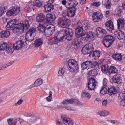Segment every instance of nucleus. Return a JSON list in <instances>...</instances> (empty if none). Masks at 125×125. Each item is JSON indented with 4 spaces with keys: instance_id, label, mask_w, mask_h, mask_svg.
<instances>
[{
    "instance_id": "nucleus-11",
    "label": "nucleus",
    "mask_w": 125,
    "mask_h": 125,
    "mask_svg": "<svg viewBox=\"0 0 125 125\" xmlns=\"http://www.w3.org/2000/svg\"><path fill=\"white\" fill-rule=\"evenodd\" d=\"M61 120L65 125H73L72 120L68 116L64 115L61 116Z\"/></svg>"
},
{
    "instance_id": "nucleus-63",
    "label": "nucleus",
    "mask_w": 125,
    "mask_h": 125,
    "mask_svg": "<svg viewBox=\"0 0 125 125\" xmlns=\"http://www.w3.org/2000/svg\"><path fill=\"white\" fill-rule=\"evenodd\" d=\"M7 67H8L6 64L4 65L2 67L0 66V70L4 69Z\"/></svg>"
},
{
    "instance_id": "nucleus-57",
    "label": "nucleus",
    "mask_w": 125,
    "mask_h": 125,
    "mask_svg": "<svg viewBox=\"0 0 125 125\" xmlns=\"http://www.w3.org/2000/svg\"><path fill=\"white\" fill-rule=\"evenodd\" d=\"M49 95L46 98L47 100L48 101H51L52 99V93L51 91H50L49 93Z\"/></svg>"
},
{
    "instance_id": "nucleus-15",
    "label": "nucleus",
    "mask_w": 125,
    "mask_h": 125,
    "mask_svg": "<svg viewBox=\"0 0 125 125\" xmlns=\"http://www.w3.org/2000/svg\"><path fill=\"white\" fill-rule=\"evenodd\" d=\"M54 27L52 25H51L47 29H45L44 33L46 36L48 37L51 35L54 32Z\"/></svg>"
},
{
    "instance_id": "nucleus-8",
    "label": "nucleus",
    "mask_w": 125,
    "mask_h": 125,
    "mask_svg": "<svg viewBox=\"0 0 125 125\" xmlns=\"http://www.w3.org/2000/svg\"><path fill=\"white\" fill-rule=\"evenodd\" d=\"M20 11V7L17 6H15L10 10L7 11L6 14L8 16H15Z\"/></svg>"
},
{
    "instance_id": "nucleus-20",
    "label": "nucleus",
    "mask_w": 125,
    "mask_h": 125,
    "mask_svg": "<svg viewBox=\"0 0 125 125\" xmlns=\"http://www.w3.org/2000/svg\"><path fill=\"white\" fill-rule=\"evenodd\" d=\"M78 25L79 27H82L83 29L88 28L90 25V22L88 21H85L81 22H79L77 24Z\"/></svg>"
},
{
    "instance_id": "nucleus-24",
    "label": "nucleus",
    "mask_w": 125,
    "mask_h": 125,
    "mask_svg": "<svg viewBox=\"0 0 125 125\" xmlns=\"http://www.w3.org/2000/svg\"><path fill=\"white\" fill-rule=\"evenodd\" d=\"M118 28L119 30H122L124 26V22L123 18H120L117 20Z\"/></svg>"
},
{
    "instance_id": "nucleus-18",
    "label": "nucleus",
    "mask_w": 125,
    "mask_h": 125,
    "mask_svg": "<svg viewBox=\"0 0 125 125\" xmlns=\"http://www.w3.org/2000/svg\"><path fill=\"white\" fill-rule=\"evenodd\" d=\"M114 34L115 37H117L119 40L123 39L125 38L124 33L120 30L115 31Z\"/></svg>"
},
{
    "instance_id": "nucleus-23",
    "label": "nucleus",
    "mask_w": 125,
    "mask_h": 125,
    "mask_svg": "<svg viewBox=\"0 0 125 125\" xmlns=\"http://www.w3.org/2000/svg\"><path fill=\"white\" fill-rule=\"evenodd\" d=\"M112 80L113 83L120 84L121 82V80L120 79V75L118 74L115 75L113 78Z\"/></svg>"
},
{
    "instance_id": "nucleus-13",
    "label": "nucleus",
    "mask_w": 125,
    "mask_h": 125,
    "mask_svg": "<svg viewBox=\"0 0 125 125\" xmlns=\"http://www.w3.org/2000/svg\"><path fill=\"white\" fill-rule=\"evenodd\" d=\"M62 104H79L80 102L77 100L75 99H67L64 100Z\"/></svg>"
},
{
    "instance_id": "nucleus-26",
    "label": "nucleus",
    "mask_w": 125,
    "mask_h": 125,
    "mask_svg": "<svg viewBox=\"0 0 125 125\" xmlns=\"http://www.w3.org/2000/svg\"><path fill=\"white\" fill-rule=\"evenodd\" d=\"M56 18L54 14H48L46 15V20L49 22L51 23Z\"/></svg>"
},
{
    "instance_id": "nucleus-2",
    "label": "nucleus",
    "mask_w": 125,
    "mask_h": 125,
    "mask_svg": "<svg viewBox=\"0 0 125 125\" xmlns=\"http://www.w3.org/2000/svg\"><path fill=\"white\" fill-rule=\"evenodd\" d=\"M67 64L68 69L70 72H73L79 69L77 62L74 59L69 60L67 62Z\"/></svg>"
},
{
    "instance_id": "nucleus-39",
    "label": "nucleus",
    "mask_w": 125,
    "mask_h": 125,
    "mask_svg": "<svg viewBox=\"0 0 125 125\" xmlns=\"http://www.w3.org/2000/svg\"><path fill=\"white\" fill-rule=\"evenodd\" d=\"M108 89V94L110 95L114 94L116 92V90L114 87H111L110 88Z\"/></svg>"
},
{
    "instance_id": "nucleus-31",
    "label": "nucleus",
    "mask_w": 125,
    "mask_h": 125,
    "mask_svg": "<svg viewBox=\"0 0 125 125\" xmlns=\"http://www.w3.org/2000/svg\"><path fill=\"white\" fill-rule=\"evenodd\" d=\"M45 18V16L42 13L39 14L36 17V21L38 22H42L44 21Z\"/></svg>"
},
{
    "instance_id": "nucleus-59",
    "label": "nucleus",
    "mask_w": 125,
    "mask_h": 125,
    "mask_svg": "<svg viewBox=\"0 0 125 125\" xmlns=\"http://www.w3.org/2000/svg\"><path fill=\"white\" fill-rule=\"evenodd\" d=\"M23 101L22 99H21L16 103L14 105L15 106H17L18 105H20L22 103Z\"/></svg>"
},
{
    "instance_id": "nucleus-34",
    "label": "nucleus",
    "mask_w": 125,
    "mask_h": 125,
    "mask_svg": "<svg viewBox=\"0 0 125 125\" xmlns=\"http://www.w3.org/2000/svg\"><path fill=\"white\" fill-rule=\"evenodd\" d=\"M113 58L117 61H120L122 60V56L119 53L114 54L112 56Z\"/></svg>"
},
{
    "instance_id": "nucleus-37",
    "label": "nucleus",
    "mask_w": 125,
    "mask_h": 125,
    "mask_svg": "<svg viewBox=\"0 0 125 125\" xmlns=\"http://www.w3.org/2000/svg\"><path fill=\"white\" fill-rule=\"evenodd\" d=\"M43 83L42 79L41 78H39L35 81L34 85L36 87H38L42 85Z\"/></svg>"
},
{
    "instance_id": "nucleus-38",
    "label": "nucleus",
    "mask_w": 125,
    "mask_h": 125,
    "mask_svg": "<svg viewBox=\"0 0 125 125\" xmlns=\"http://www.w3.org/2000/svg\"><path fill=\"white\" fill-rule=\"evenodd\" d=\"M10 32L8 31H3L0 32V36L2 38L7 37L10 35Z\"/></svg>"
},
{
    "instance_id": "nucleus-16",
    "label": "nucleus",
    "mask_w": 125,
    "mask_h": 125,
    "mask_svg": "<svg viewBox=\"0 0 125 125\" xmlns=\"http://www.w3.org/2000/svg\"><path fill=\"white\" fill-rule=\"evenodd\" d=\"M22 120L20 118L17 119L10 118L7 120V121L9 125H16V123L21 124Z\"/></svg>"
},
{
    "instance_id": "nucleus-47",
    "label": "nucleus",
    "mask_w": 125,
    "mask_h": 125,
    "mask_svg": "<svg viewBox=\"0 0 125 125\" xmlns=\"http://www.w3.org/2000/svg\"><path fill=\"white\" fill-rule=\"evenodd\" d=\"M7 8V7L6 6H0V17L5 13Z\"/></svg>"
},
{
    "instance_id": "nucleus-51",
    "label": "nucleus",
    "mask_w": 125,
    "mask_h": 125,
    "mask_svg": "<svg viewBox=\"0 0 125 125\" xmlns=\"http://www.w3.org/2000/svg\"><path fill=\"white\" fill-rule=\"evenodd\" d=\"M86 46H87L88 49L90 51V53L92 52L93 51L94 49V48L93 45L91 43L87 44L86 45Z\"/></svg>"
},
{
    "instance_id": "nucleus-60",
    "label": "nucleus",
    "mask_w": 125,
    "mask_h": 125,
    "mask_svg": "<svg viewBox=\"0 0 125 125\" xmlns=\"http://www.w3.org/2000/svg\"><path fill=\"white\" fill-rule=\"evenodd\" d=\"M101 4V3L100 2H97L94 1L93 3L91 4V5H93L94 6L98 7Z\"/></svg>"
},
{
    "instance_id": "nucleus-48",
    "label": "nucleus",
    "mask_w": 125,
    "mask_h": 125,
    "mask_svg": "<svg viewBox=\"0 0 125 125\" xmlns=\"http://www.w3.org/2000/svg\"><path fill=\"white\" fill-rule=\"evenodd\" d=\"M68 3V6L71 5V6H75L77 4V2L75 0H70Z\"/></svg>"
},
{
    "instance_id": "nucleus-61",
    "label": "nucleus",
    "mask_w": 125,
    "mask_h": 125,
    "mask_svg": "<svg viewBox=\"0 0 125 125\" xmlns=\"http://www.w3.org/2000/svg\"><path fill=\"white\" fill-rule=\"evenodd\" d=\"M102 103L103 105L104 106H106L107 104V101L105 100H102Z\"/></svg>"
},
{
    "instance_id": "nucleus-45",
    "label": "nucleus",
    "mask_w": 125,
    "mask_h": 125,
    "mask_svg": "<svg viewBox=\"0 0 125 125\" xmlns=\"http://www.w3.org/2000/svg\"><path fill=\"white\" fill-rule=\"evenodd\" d=\"M38 29L41 33H42L45 32V31L46 28L45 26L43 25H40L38 26Z\"/></svg>"
},
{
    "instance_id": "nucleus-55",
    "label": "nucleus",
    "mask_w": 125,
    "mask_h": 125,
    "mask_svg": "<svg viewBox=\"0 0 125 125\" xmlns=\"http://www.w3.org/2000/svg\"><path fill=\"white\" fill-rule=\"evenodd\" d=\"M121 11L119 8H117L115 11V13L116 15L119 16L121 13Z\"/></svg>"
},
{
    "instance_id": "nucleus-1",
    "label": "nucleus",
    "mask_w": 125,
    "mask_h": 125,
    "mask_svg": "<svg viewBox=\"0 0 125 125\" xmlns=\"http://www.w3.org/2000/svg\"><path fill=\"white\" fill-rule=\"evenodd\" d=\"M17 20L13 19L7 23L6 27V29L12 30L13 33L18 34L23 32L24 30L27 29L30 25L28 21H26L22 23L16 24Z\"/></svg>"
},
{
    "instance_id": "nucleus-17",
    "label": "nucleus",
    "mask_w": 125,
    "mask_h": 125,
    "mask_svg": "<svg viewBox=\"0 0 125 125\" xmlns=\"http://www.w3.org/2000/svg\"><path fill=\"white\" fill-rule=\"evenodd\" d=\"M24 43V42L22 41H17L13 44V47L15 50H20L23 47Z\"/></svg>"
},
{
    "instance_id": "nucleus-54",
    "label": "nucleus",
    "mask_w": 125,
    "mask_h": 125,
    "mask_svg": "<svg viewBox=\"0 0 125 125\" xmlns=\"http://www.w3.org/2000/svg\"><path fill=\"white\" fill-rule=\"evenodd\" d=\"M108 81L106 78H104L103 80V86L108 87L107 86V83Z\"/></svg>"
},
{
    "instance_id": "nucleus-58",
    "label": "nucleus",
    "mask_w": 125,
    "mask_h": 125,
    "mask_svg": "<svg viewBox=\"0 0 125 125\" xmlns=\"http://www.w3.org/2000/svg\"><path fill=\"white\" fill-rule=\"evenodd\" d=\"M83 93L84 94L85 96L88 99H89L91 97L90 95L87 93L86 92H83Z\"/></svg>"
},
{
    "instance_id": "nucleus-36",
    "label": "nucleus",
    "mask_w": 125,
    "mask_h": 125,
    "mask_svg": "<svg viewBox=\"0 0 125 125\" xmlns=\"http://www.w3.org/2000/svg\"><path fill=\"white\" fill-rule=\"evenodd\" d=\"M93 58L95 60L98 58L100 56V52L99 51H96L93 52L92 53Z\"/></svg>"
},
{
    "instance_id": "nucleus-62",
    "label": "nucleus",
    "mask_w": 125,
    "mask_h": 125,
    "mask_svg": "<svg viewBox=\"0 0 125 125\" xmlns=\"http://www.w3.org/2000/svg\"><path fill=\"white\" fill-rule=\"evenodd\" d=\"M57 121V124L58 125H61L62 124V122L60 119H58Z\"/></svg>"
},
{
    "instance_id": "nucleus-4",
    "label": "nucleus",
    "mask_w": 125,
    "mask_h": 125,
    "mask_svg": "<svg viewBox=\"0 0 125 125\" xmlns=\"http://www.w3.org/2000/svg\"><path fill=\"white\" fill-rule=\"evenodd\" d=\"M83 39L85 41H89L95 39V37L94 33L91 31H86L82 36Z\"/></svg>"
},
{
    "instance_id": "nucleus-27",
    "label": "nucleus",
    "mask_w": 125,
    "mask_h": 125,
    "mask_svg": "<svg viewBox=\"0 0 125 125\" xmlns=\"http://www.w3.org/2000/svg\"><path fill=\"white\" fill-rule=\"evenodd\" d=\"M119 97L120 98L119 100L120 104L121 106L125 105V94L124 93L119 94Z\"/></svg>"
},
{
    "instance_id": "nucleus-19",
    "label": "nucleus",
    "mask_w": 125,
    "mask_h": 125,
    "mask_svg": "<svg viewBox=\"0 0 125 125\" xmlns=\"http://www.w3.org/2000/svg\"><path fill=\"white\" fill-rule=\"evenodd\" d=\"M83 28L82 27H79L78 25V27L75 30V34L76 35L77 38H79L80 37L82 38V36L83 35Z\"/></svg>"
},
{
    "instance_id": "nucleus-32",
    "label": "nucleus",
    "mask_w": 125,
    "mask_h": 125,
    "mask_svg": "<svg viewBox=\"0 0 125 125\" xmlns=\"http://www.w3.org/2000/svg\"><path fill=\"white\" fill-rule=\"evenodd\" d=\"M111 0H103L102 1L103 4L106 7V9H109L111 5Z\"/></svg>"
},
{
    "instance_id": "nucleus-12",
    "label": "nucleus",
    "mask_w": 125,
    "mask_h": 125,
    "mask_svg": "<svg viewBox=\"0 0 125 125\" xmlns=\"http://www.w3.org/2000/svg\"><path fill=\"white\" fill-rule=\"evenodd\" d=\"M81 65L82 69L83 70L91 68L92 67H94L92 62L89 61H87L82 62Z\"/></svg>"
},
{
    "instance_id": "nucleus-14",
    "label": "nucleus",
    "mask_w": 125,
    "mask_h": 125,
    "mask_svg": "<svg viewBox=\"0 0 125 125\" xmlns=\"http://www.w3.org/2000/svg\"><path fill=\"white\" fill-rule=\"evenodd\" d=\"M96 32L97 36L99 38L105 36L106 33L105 30L100 27H97L96 28Z\"/></svg>"
},
{
    "instance_id": "nucleus-5",
    "label": "nucleus",
    "mask_w": 125,
    "mask_h": 125,
    "mask_svg": "<svg viewBox=\"0 0 125 125\" xmlns=\"http://www.w3.org/2000/svg\"><path fill=\"white\" fill-rule=\"evenodd\" d=\"M114 40V37L110 35H108L105 36L102 42V43L106 47H108L110 46L112 42Z\"/></svg>"
},
{
    "instance_id": "nucleus-42",
    "label": "nucleus",
    "mask_w": 125,
    "mask_h": 125,
    "mask_svg": "<svg viewBox=\"0 0 125 125\" xmlns=\"http://www.w3.org/2000/svg\"><path fill=\"white\" fill-rule=\"evenodd\" d=\"M80 40L76 38L73 40L72 42V45L76 46V48L79 46V44L80 43Z\"/></svg>"
},
{
    "instance_id": "nucleus-10",
    "label": "nucleus",
    "mask_w": 125,
    "mask_h": 125,
    "mask_svg": "<svg viewBox=\"0 0 125 125\" xmlns=\"http://www.w3.org/2000/svg\"><path fill=\"white\" fill-rule=\"evenodd\" d=\"M103 17V14L98 11L94 12L92 15V19L95 22H98L100 21Z\"/></svg>"
},
{
    "instance_id": "nucleus-46",
    "label": "nucleus",
    "mask_w": 125,
    "mask_h": 125,
    "mask_svg": "<svg viewBox=\"0 0 125 125\" xmlns=\"http://www.w3.org/2000/svg\"><path fill=\"white\" fill-rule=\"evenodd\" d=\"M83 53L84 54H88L90 53V51L88 49L87 46L86 45L82 49Z\"/></svg>"
},
{
    "instance_id": "nucleus-30",
    "label": "nucleus",
    "mask_w": 125,
    "mask_h": 125,
    "mask_svg": "<svg viewBox=\"0 0 125 125\" xmlns=\"http://www.w3.org/2000/svg\"><path fill=\"white\" fill-rule=\"evenodd\" d=\"M62 30H61L59 33L55 34L54 35V36L56 37L59 41H62L63 39H64V36L63 34L64 33H62Z\"/></svg>"
},
{
    "instance_id": "nucleus-9",
    "label": "nucleus",
    "mask_w": 125,
    "mask_h": 125,
    "mask_svg": "<svg viewBox=\"0 0 125 125\" xmlns=\"http://www.w3.org/2000/svg\"><path fill=\"white\" fill-rule=\"evenodd\" d=\"M89 81L88 84V87L90 90H93L97 84V82L94 78L91 77L88 79Z\"/></svg>"
},
{
    "instance_id": "nucleus-64",
    "label": "nucleus",
    "mask_w": 125,
    "mask_h": 125,
    "mask_svg": "<svg viewBox=\"0 0 125 125\" xmlns=\"http://www.w3.org/2000/svg\"><path fill=\"white\" fill-rule=\"evenodd\" d=\"M13 61H11L10 62L7 63L6 64L7 67L12 65L13 63Z\"/></svg>"
},
{
    "instance_id": "nucleus-22",
    "label": "nucleus",
    "mask_w": 125,
    "mask_h": 125,
    "mask_svg": "<svg viewBox=\"0 0 125 125\" xmlns=\"http://www.w3.org/2000/svg\"><path fill=\"white\" fill-rule=\"evenodd\" d=\"M105 25L106 28L109 31L114 30V28L113 23L110 21L106 22L105 23Z\"/></svg>"
},
{
    "instance_id": "nucleus-50",
    "label": "nucleus",
    "mask_w": 125,
    "mask_h": 125,
    "mask_svg": "<svg viewBox=\"0 0 125 125\" xmlns=\"http://www.w3.org/2000/svg\"><path fill=\"white\" fill-rule=\"evenodd\" d=\"M107 88L108 89V87L103 86L101 89L100 90V93L103 95L106 94L107 91Z\"/></svg>"
},
{
    "instance_id": "nucleus-28",
    "label": "nucleus",
    "mask_w": 125,
    "mask_h": 125,
    "mask_svg": "<svg viewBox=\"0 0 125 125\" xmlns=\"http://www.w3.org/2000/svg\"><path fill=\"white\" fill-rule=\"evenodd\" d=\"M53 6L54 5L51 3H48L47 4L45 5L44 7L45 11L49 12L53 9Z\"/></svg>"
},
{
    "instance_id": "nucleus-49",
    "label": "nucleus",
    "mask_w": 125,
    "mask_h": 125,
    "mask_svg": "<svg viewBox=\"0 0 125 125\" xmlns=\"http://www.w3.org/2000/svg\"><path fill=\"white\" fill-rule=\"evenodd\" d=\"M109 112L106 111H101L98 112V114L101 116H105L108 115Z\"/></svg>"
},
{
    "instance_id": "nucleus-21",
    "label": "nucleus",
    "mask_w": 125,
    "mask_h": 125,
    "mask_svg": "<svg viewBox=\"0 0 125 125\" xmlns=\"http://www.w3.org/2000/svg\"><path fill=\"white\" fill-rule=\"evenodd\" d=\"M76 9L74 7H71L69 8L67 11V16L69 17H71L75 15Z\"/></svg>"
},
{
    "instance_id": "nucleus-53",
    "label": "nucleus",
    "mask_w": 125,
    "mask_h": 125,
    "mask_svg": "<svg viewBox=\"0 0 125 125\" xmlns=\"http://www.w3.org/2000/svg\"><path fill=\"white\" fill-rule=\"evenodd\" d=\"M64 73V70L63 68L59 69L58 71V75L59 76L62 75Z\"/></svg>"
},
{
    "instance_id": "nucleus-52",
    "label": "nucleus",
    "mask_w": 125,
    "mask_h": 125,
    "mask_svg": "<svg viewBox=\"0 0 125 125\" xmlns=\"http://www.w3.org/2000/svg\"><path fill=\"white\" fill-rule=\"evenodd\" d=\"M6 51L8 53H13L14 50H15L14 48L12 46H10L8 49H6Z\"/></svg>"
},
{
    "instance_id": "nucleus-29",
    "label": "nucleus",
    "mask_w": 125,
    "mask_h": 125,
    "mask_svg": "<svg viewBox=\"0 0 125 125\" xmlns=\"http://www.w3.org/2000/svg\"><path fill=\"white\" fill-rule=\"evenodd\" d=\"M91 68L93 69L90 71L88 74L89 76L94 77L97 74V72L95 66L94 65V67H92Z\"/></svg>"
},
{
    "instance_id": "nucleus-3",
    "label": "nucleus",
    "mask_w": 125,
    "mask_h": 125,
    "mask_svg": "<svg viewBox=\"0 0 125 125\" xmlns=\"http://www.w3.org/2000/svg\"><path fill=\"white\" fill-rule=\"evenodd\" d=\"M58 25L59 27L65 28L70 25L69 20L64 17L60 18L58 20Z\"/></svg>"
},
{
    "instance_id": "nucleus-44",
    "label": "nucleus",
    "mask_w": 125,
    "mask_h": 125,
    "mask_svg": "<svg viewBox=\"0 0 125 125\" xmlns=\"http://www.w3.org/2000/svg\"><path fill=\"white\" fill-rule=\"evenodd\" d=\"M7 44L3 42H1L0 43V51L4 50L5 49H7Z\"/></svg>"
},
{
    "instance_id": "nucleus-25",
    "label": "nucleus",
    "mask_w": 125,
    "mask_h": 125,
    "mask_svg": "<svg viewBox=\"0 0 125 125\" xmlns=\"http://www.w3.org/2000/svg\"><path fill=\"white\" fill-rule=\"evenodd\" d=\"M29 115L30 117H29L27 120L28 121L26 123L27 125H31L30 124L36 121L37 118L35 115H31L30 114Z\"/></svg>"
},
{
    "instance_id": "nucleus-33",
    "label": "nucleus",
    "mask_w": 125,
    "mask_h": 125,
    "mask_svg": "<svg viewBox=\"0 0 125 125\" xmlns=\"http://www.w3.org/2000/svg\"><path fill=\"white\" fill-rule=\"evenodd\" d=\"M117 70L116 68L113 66H111L108 69V73L109 75L114 74L117 73Z\"/></svg>"
},
{
    "instance_id": "nucleus-35",
    "label": "nucleus",
    "mask_w": 125,
    "mask_h": 125,
    "mask_svg": "<svg viewBox=\"0 0 125 125\" xmlns=\"http://www.w3.org/2000/svg\"><path fill=\"white\" fill-rule=\"evenodd\" d=\"M43 43V40L41 38L36 39L34 43L35 46L36 47L42 45Z\"/></svg>"
},
{
    "instance_id": "nucleus-43",
    "label": "nucleus",
    "mask_w": 125,
    "mask_h": 125,
    "mask_svg": "<svg viewBox=\"0 0 125 125\" xmlns=\"http://www.w3.org/2000/svg\"><path fill=\"white\" fill-rule=\"evenodd\" d=\"M34 6H36L39 8L42 6V3L39 0H36L33 3Z\"/></svg>"
},
{
    "instance_id": "nucleus-56",
    "label": "nucleus",
    "mask_w": 125,
    "mask_h": 125,
    "mask_svg": "<svg viewBox=\"0 0 125 125\" xmlns=\"http://www.w3.org/2000/svg\"><path fill=\"white\" fill-rule=\"evenodd\" d=\"M53 44H57L59 42V41L58 40L56 37H54V38H52Z\"/></svg>"
},
{
    "instance_id": "nucleus-40",
    "label": "nucleus",
    "mask_w": 125,
    "mask_h": 125,
    "mask_svg": "<svg viewBox=\"0 0 125 125\" xmlns=\"http://www.w3.org/2000/svg\"><path fill=\"white\" fill-rule=\"evenodd\" d=\"M108 66L107 64L103 65L101 67L102 71L104 73H105L108 72Z\"/></svg>"
},
{
    "instance_id": "nucleus-41",
    "label": "nucleus",
    "mask_w": 125,
    "mask_h": 125,
    "mask_svg": "<svg viewBox=\"0 0 125 125\" xmlns=\"http://www.w3.org/2000/svg\"><path fill=\"white\" fill-rule=\"evenodd\" d=\"M33 3L31 2H29L28 3L27 5V12H30L32 10H33L34 9L33 8Z\"/></svg>"
},
{
    "instance_id": "nucleus-7",
    "label": "nucleus",
    "mask_w": 125,
    "mask_h": 125,
    "mask_svg": "<svg viewBox=\"0 0 125 125\" xmlns=\"http://www.w3.org/2000/svg\"><path fill=\"white\" fill-rule=\"evenodd\" d=\"M36 30V29L34 28H31L30 29L25 35V38L26 40L31 42L33 40L34 36L33 34Z\"/></svg>"
},
{
    "instance_id": "nucleus-6",
    "label": "nucleus",
    "mask_w": 125,
    "mask_h": 125,
    "mask_svg": "<svg viewBox=\"0 0 125 125\" xmlns=\"http://www.w3.org/2000/svg\"><path fill=\"white\" fill-rule=\"evenodd\" d=\"M62 33L64 35V39H67L68 41L72 40V39L73 32L71 29L67 28L63 30Z\"/></svg>"
}]
</instances>
